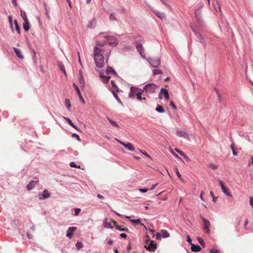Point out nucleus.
Returning a JSON list of instances; mask_svg holds the SVG:
<instances>
[{
	"label": "nucleus",
	"instance_id": "26",
	"mask_svg": "<svg viewBox=\"0 0 253 253\" xmlns=\"http://www.w3.org/2000/svg\"><path fill=\"white\" fill-rule=\"evenodd\" d=\"M58 65L61 71L63 72L64 74L66 76V72L63 64L62 62H58Z\"/></svg>",
	"mask_w": 253,
	"mask_h": 253
},
{
	"label": "nucleus",
	"instance_id": "6",
	"mask_svg": "<svg viewBox=\"0 0 253 253\" xmlns=\"http://www.w3.org/2000/svg\"><path fill=\"white\" fill-rule=\"evenodd\" d=\"M147 60L149 63L154 68L158 67L161 63V60L159 57H148Z\"/></svg>",
	"mask_w": 253,
	"mask_h": 253
},
{
	"label": "nucleus",
	"instance_id": "23",
	"mask_svg": "<svg viewBox=\"0 0 253 253\" xmlns=\"http://www.w3.org/2000/svg\"><path fill=\"white\" fill-rule=\"evenodd\" d=\"M106 73L107 74H113L115 76H117V73H116V72L113 69L112 67H111L110 66H108L107 67Z\"/></svg>",
	"mask_w": 253,
	"mask_h": 253
},
{
	"label": "nucleus",
	"instance_id": "16",
	"mask_svg": "<svg viewBox=\"0 0 253 253\" xmlns=\"http://www.w3.org/2000/svg\"><path fill=\"white\" fill-rule=\"evenodd\" d=\"M120 143L125 148L127 149L128 150L131 151H134L135 149L133 146L132 145L131 143L128 142V143H124L122 141H120Z\"/></svg>",
	"mask_w": 253,
	"mask_h": 253
},
{
	"label": "nucleus",
	"instance_id": "28",
	"mask_svg": "<svg viewBox=\"0 0 253 253\" xmlns=\"http://www.w3.org/2000/svg\"><path fill=\"white\" fill-rule=\"evenodd\" d=\"M100 77L104 83H107L110 79V77L100 75Z\"/></svg>",
	"mask_w": 253,
	"mask_h": 253
},
{
	"label": "nucleus",
	"instance_id": "45",
	"mask_svg": "<svg viewBox=\"0 0 253 253\" xmlns=\"http://www.w3.org/2000/svg\"><path fill=\"white\" fill-rule=\"evenodd\" d=\"M109 19L111 21H115L117 20V18L115 17L114 13H111L109 16Z\"/></svg>",
	"mask_w": 253,
	"mask_h": 253
},
{
	"label": "nucleus",
	"instance_id": "38",
	"mask_svg": "<svg viewBox=\"0 0 253 253\" xmlns=\"http://www.w3.org/2000/svg\"><path fill=\"white\" fill-rule=\"evenodd\" d=\"M143 92V91H142V90H141L140 92H137V93H136V96H137V98L139 101H142V100L143 97H142L141 95H142V93Z\"/></svg>",
	"mask_w": 253,
	"mask_h": 253
},
{
	"label": "nucleus",
	"instance_id": "48",
	"mask_svg": "<svg viewBox=\"0 0 253 253\" xmlns=\"http://www.w3.org/2000/svg\"><path fill=\"white\" fill-rule=\"evenodd\" d=\"M81 211V210L80 208H76V209H75L74 215L75 216L78 215L79 214V213Z\"/></svg>",
	"mask_w": 253,
	"mask_h": 253
},
{
	"label": "nucleus",
	"instance_id": "50",
	"mask_svg": "<svg viewBox=\"0 0 253 253\" xmlns=\"http://www.w3.org/2000/svg\"><path fill=\"white\" fill-rule=\"evenodd\" d=\"M211 253H219L218 250L212 248L211 250Z\"/></svg>",
	"mask_w": 253,
	"mask_h": 253
},
{
	"label": "nucleus",
	"instance_id": "63",
	"mask_svg": "<svg viewBox=\"0 0 253 253\" xmlns=\"http://www.w3.org/2000/svg\"><path fill=\"white\" fill-rule=\"evenodd\" d=\"M172 154L177 159H180V158L178 156V155L177 154H176V153H175L173 151H171V152Z\"/></svg>",
	"mask_w": 253,
	"mask_h": 253
},
{
	"label": "nucleus",
	"instance_id": "33",
	"mask_svg": "<svg viewBox=\"0 0 253 253\" xmlns=\"http://www.w3.org/2000/svg\"><path fill=\"white\" fill-rule=\"evenodd\" d=\"M20 16L22 17L24 21L28 20V18L26 15V12L23 10L20 11Z\"/></svg>",
	"mask_w": 253,
	"mask_h": 253
},
{
	"label": "nucleus",
	"instance_id": "20",
	"mask_svg": "<svg viewBox=\"0 0 253 253\" xmlns=\"http://www.w3.org/2000/svg\"><path fill=\"white\" fill-rule=\"evenodd\" d=\"M38 182V181H31L27 185V189L28 190H32L36 185V184Z\"/></svg>",
	"mask_w": 253,
	"mask_h": 253
},
{
	"label": "nucleus",
	"instance_id": "18",
	"mask_svg": "<svg viewBox=\"0 0 253 253\" xmlns=\"http://www.w3.org/2000/svg\"><path fill=\"white\" fill-rule=\"evenodd\" d=\"M151 9L161 19L163 20L165 18L166 16L164 13L161 12L157 10H154L152 8Z\"/></svg>",
	"mask_w": 253,
	"mask_h": 253
},
{
	"label": "nucleus",
	"instance_id": "54",
	"mask_svg": "<svg viewBox=\"0 0 253 253\" xmlns=\"http://www.w3.org/2000/svg\"><path fill=\"white\" fill-rule=\"evenodd\" d=\"M161 2L165 5L167 6H169L168 3V0H160Z\"/></svg>",
	"mask_w": 253,
	"mask_h": 253
},
{
	"label": "nucleus",
	"instance_id": "4",
	"mask_svg": "<svg viewBox=\"0 0 253 253\" xmlns=\"http://www.w3.org/2000/svg\"><path fill=\"white\" fill-rule=\"evenodd\" d=\"M191 28L193 32L194 33L196 37L198 39V41L201 44H202L205 47H206L207 44L203 36L198 31L196 30L195 26L193 25H191Z\"/></svg>",
	"mask_w": 253,
	"mask_h": 253
},
{
	"label": "nucleus",
	"instance_id": "51",
	"mask_svg": "<svg viewBox=\"0 0 253 253\" xmlns=\"http://www.w3.org/2000/svg\"><path fill=\"white\" fill-rule=\"evenodd\" d=\"M106 43L105 42H96V45L97 46H100V47H102L104 45V44Z\"/></svg>",
	"mask_w": 253,
	"mask_h": 253
},
{
	"label": "nucleus",
	"instance_id": "61",
	"mask_svg": "<svg viewBox=\"0 0 253 253\" xmlns=\"http://www.w3.org/2000/svg\"><path fill=\"white\" fill-rule=\"evenodd\" d=\"M161 238V235L159 233H157L156 234V238L157 239V240H159Z\"/></svg>",
	"mask_w": 253,
	"mask_h": 253
},
{
	"label": "nucleus",
	"instance_id": "25",
	"mask_svg": "<svg viewBox=\"0 0 253 253\" xmlns=\"http://www.w3.org/2000/svg\"><path fill=\"white\" fill-rule=\"evenodd\" d=\"M107 120L109 121V122L111 124V125L112 126H113L115 127H117L118 128H120V126H118L117 123L116 122H115L114 121L111 120L110 118L107 117Z\"/></svg>",
	"mask_w": 253,
	"mask_h": 253
},
{
	"label": "nucleus",
	"instance_id": "39",
	"mask_svg": "<svg viewBox=\"0 0 253 253\" xmlns=\"http://www.w3.org/2000/svg\"><path fill=\"white\" fill-rule=\"evenodd\" d=\"M197 240L199 242V243L200 244V245L201 246H202L203 247H205L206 245H205V243L204 242V241L203 240V239H202L200 237H198L197 238Z\"/></svg>",
	"mask_w": 253,
	"mask_h": 253
},
{
	"label": "nucleus",
	"instance_id": "36",
	"mask_svg": "<svg viewBox=\"0 0 253 253\" xmlns=\"http://www.w3.org/2000/svg\"><path fill=\"white\" fill-rule=\"evenodd\" d=\"M116 228L119 230V231H126V232H128V228H122L121 226H120L118 225H116L115 226Z\"/></svg>",
	"mask_w": 253,
	"mask_h": 253
},
{
	"label": "nucleus",
	"instance_id": "57",
	"mask_svg": "<svg viewBox=\"0 0 253 253\" xmlns=\"http://www.w3.org/2000/svg\"><path fill=\"white\" fill-rule=\"evenodd\" d=\"M78 96L79 97V98H80V100L83 103H85V101L84 99V98L83 97V96L82 95L81 93H80V94H78Z\"/></svg>",
	"mask_w": 253,
	"mask_h": 253
},
{
	"label": "nucleus",
	"instance_id": "5",
	"mask_svg": "<svg viewBox=\"0 0 253 253\" xmlns=\"http://www.w3.org/2000/svg\"><path fill=\"white\" fill-rule=\"evenodd\" d=\"M145 247L147 250L150 252H154L157 248V244L154 241H150L149 240H146Z\"/></svg>",
	"mask_w": 253,
	"mask_h": 253
},
{
	"label": "nucleus",
	"instance_id": "52",
	"mask_svg": "<svg viewBox=\"0 0 253 253\" xmlns=\"http://www.w3.org/2000/svg\"><path fill=\"white\" fill-rule=\"evenodd\" d=\"M187 241L191 245L193 243H192V240L190 238L189 235H187Z\"/></svg>",
	"mask_w": 253,
	"mask_h": 253
},
{
	"label": "nucleus",
	"instance_id": "3",
	"mask_svg": "<svg viewBox=\"0 0 253 253\" xmlns=\"http://www.w3.org/2000/svg\"><path fill=\"white\" fill-rule=\"evenodd\" d=\"M191 28L193 32L194 33L196 37L198 39V41L201 44H202L205 47H206L207 44L203 36L198 31L196 30L195 26L193 25H191Z\"/></svg>",
	"mask_w": 253,
	"mask_h": 253
},
{
	"label": "nucleus",
	"instance_id": "60",
	"mask_svg": "<svg viewBox=\"0 0 253 253\" xmlns=\"http://www.w3.org/2000/svg\"><path fill=\"white\" fill-rule=\"evenodd\" d=\"M250 205L253 208V197L250 198Z\"/></svg>",
	"mask_w": 253,
	"mask_h": 253
},
{
	"label": "nucleus",
	"instance_id": "19",
	"mask_svg": "<svg viewBox=\"0 0 253 253\" xmlns=\"http://www.w3.org/2000/svg\"><path fill=\"white\" fill-rule=\"evenodd\" d=\"M96 23H97V20L95 18H93L92 19L91 21H90L87 26V27L88 28H94L96 25Z\"/></svg>",
	"mask_w": 253,
	"mask_h": 253
},
{
	"label": "nucleus",
	"instance_id": "59",
	"mask_svg": "<svg viewBox=\"0 0 253 253\" xmlns=\"http://www.w3.org/2000/svg\"><path fill=\"white\" fill-rule=\"evenodd\" d=\"M70 166L72 168H77V165L74 162H71L70 163Z\"/></svg>",
	"mask_w": 253,
	"mask_h": 253
},
{
	"label": "nucleus",
	"instance_id": "22",
	"mask_svg": "<svg viewBox=\"0 0 253 253\" xmlns=\"http://www.w3.org/2000/svg\"><path fill=\"white\" fill-rule=\"evenodd\" d=\"M191 249L193 252H199L201 250V248L198 245L192 244L191 245Z\"/></svg>",
	"mask_w": 253,
	"mask_h": 253
},
{
	"label": "nucleus",
	"instance_id": "58",
	"mask_svg": "<svg viewBox=\"0 0 253 253\" xmlns=\"http://www.w3.org/2000/svg\"><path fill=\"white\" fill-rule=\"evenodd\" d=\"M175 150L181 156H183L184 155V153L182 151H180V150H179L178 149H175Z\"/></svg>",
	"mask_w": 253,
	"mask_h": 253
},
{
	"label": "nucleus",
	"instance_id": "11",
	"mask_svg": "<svg viewBox=\"0 0 253 253\" xmlns=\"http://www.w3.org/2000/svg\"><path fill=\"white\" fill-rule=\"evenodd\" d=\"M203 7V5H201V6L195 11V17L198 22L200 23H202L203 22L201 15V9Z\"/></svg>",
	"mask_w": 253,
	"mask_h": 253
},
{
	"label": "nucleus",
	"instance_id": "35",
	"mask_svg": "<svg viewBox=\"0 0 253 253\" xmlns=\"http://www.w3.org/2000/svg\"><path fill=\"white\" fill-rule=\"evenodd\" d=\"M153 73L154 75L163 74L162 71L158 69H154L153 70Z\"/></svg>",
	"mask_w": 253,
	"mask_h": 253
},
{
	"label": "nucleus",
	"instance_id": "27",
	"mask_svg": "<svg viewBox=\"0 0 253 253\" xmlns=\"http://www.w3.org/2000/svg\"><path fill=\"white\" fill-rule=\"evenodd\" d=\"M155 110L157 112L160 113H164L165 111L163 106L159 104L157 105Z\"/></svg>",
	"mask_w": 253,
	"mask_h": 253
},
{
	"label": "nucleus",
	"instance_id": "8",
	"mask_svg": "<svg viewBox=\"0 0 253 253\" xmlns=\"http://www.w3.org/2000/svg\"><path fill=\"white\" fill-rule=\"evenodd\" d=\"M104 37L107 40L108 44L112 46H115L117 45L118 42L114 36H105Z\"/></svg>",
	"mask_w": 253,
	"mask_h": 253
},
{
	"label": "nucleus",
	"instance_id": "56",
	"mask_svg": "<svg viewBox=\"0 0 253 253\" xmlns=\"http://www.w3.org/2000/svg\"><path fill=\"white\" fill-rule=\"evenodd\" d=\"M72 136L73 137H76L77 138V139L79 141L80 140V136L78 134L74 133L72 134Z\"/></svg>",
	"mask_w": 253,
	"mask_h": 253
},
{
	"label": "nucleus",
	"instance_id": "7",
	"mask_svg": "<svg viewBox=\"0 0 253 253\" xmlns=\"http://www.w3.org/2000/svg\"><path fill=\"white\" fill-rule=\"evenodd\" d=\"M51 194L48 190L44 189L42 192L38 194V198L40 200H43L49 198Z\"/></svg>",
	"mask_w": 253,
	"mask_h": 253
},
{
	"label": "nucleus",
	"instance_id": "42",
	"mask_svg": "<svg viewBox=\"0 0 253 253\" xmlns=\"http://www.w3.org/2000/svg\"><path fill=\"white\" fill-rule=\"evenodd\" d=\"M111 84H112V86H113L114 87L116 88L117 91L118 92V91H119V87H118V86L115 83V82L114 81H113V80H112V81H111Z\"/></svg>",
	"mask_w": 253,
	"mask_h": 253
},
{
	"label": "nucleus",
	"instance_id": "43",
	"mask_svg": "<svg viewBox=\"0 0 253 253\" xmlns=\"http://www.w3.org/2000/svg\"><path fill=\"white\" fill-rule=\"evenodd\" d=\"M73 86L75 87L78 95L79 94H80V93H81V91H80V89H79V87L78 86V85L75 83H74Z\"/></svg>",
	"mask_w": 253,
	"mask_h": 253
},
{
	"label": "nucleus",
	"instance_id": "64",
	"mask_svg": "<svg viewBox=\"0 0 253 253\" xmlns=\"http://www.w3.org/2000/svg\"><path fill=\"white\" fill-rule=\"evenodd\" d=\"M120 236H121V238H126V237H127V235H126V234H125V233H121V234H120Z\"/></svg>",
	"mask_w": 253,
	"mask_h": 253
},
{
	"label": "nucleus",
	"instance_id": "49",
	"mask_svg": "<svg viewBox=\"0 0 253 253\" xmlns=\"http://www.w3.org/2000/svg\"><path fill=\"white\" fill-rule=\"evenodd\" d=\"M170 106L174 109L176 110L177 109V107L174 102L172 101L170 102Z\"/></svg>",
	"mask_w": 253,
	"mask_h": 253
},
{
	"label": "nucleus",
	"instance_id": "14",
	"mask_svg": "<svg viewBox=\"0 0 253 253\" xmlns=\"http://www.w3.org/2000/svg\"><path fill=\"white\" fill-rule=\"evenodd\" d=\"M137 90H140V89L136 86H131L130 89V92L128 95L129 98H133L137 93Z\"/></svg>",
	"mask_w": 253,
	"mask_h": 253
},
{
	"label": "nucleus",
	"instance_id": "15",
	"mask_svg": "<svg viewBox=\"0 0 253 253\" xmlns=\"http://www.w3.org/2000/svg\"><path fill=\"white\" fill-rule=\"evenodd\" d=\"M176 135L180 137H183L188 140H190V137L187 133L182 130H177L176 132Z\"/></svg>",
	"mask_w": 253,
	"mask_h": 253
},
{
	"label": "nucleus",
	"instance_id": "9",
	"mask_svg": "<svg viewBox=\"0 0 253 253\" xmlns=\"http://www.w3.org/2000/svg\"><path fill=\"white\" fill-rule=\"evenodd\" d=\"M201 218L203 222L204 223V230L205 231L206 233L207 234H209L210 232V222L208 220L205 218L201 216Z\"/></svg>",
	"mask_w": 253,
	"mask_h": 253
},
{
	"label": "nucleus",
	"instance_id": "37",
	"mask_svg": "<svg viewBox=\"0 0 253 253\" xmlns=\"http://www.w3.org/2000/svg\"><path fill=\"white\" fill-rule=\"evenodd\" d=\"M104 226L107 228H112L111 224L110 222L105 221L103 223Z\"/></svg>",
	"mask_w": 253,
	"mask_h": 253
},
{
	"label": "nucleus",
	"instance_id": "17",
	"mask_svg": "<svg viewBox=\"0 0 253 253\" xmlns=\"http://www.w3.org/2000/svg\"><path fill=\"white\" fill-rule=\"evenodd\" d=\"M76 230V227H70L67 231L66 236L69 238L72 237L73 236L74 231Z\"/></svg>",
	"mask_w": 253,
	"mask_h": 253
},
{
	"label": "nucleus",
	"instance_id": "41",
	"mask_svg": "<svg viewBox=\"0 0 253 253\" xmlns=\"http://www.w3.org/2000/svg\"><path fill=\"white\" fill-rule=\"evenodd\" d=\"M63 118L71 126L74 124L69 118L65 117H63Z\"/></svg>",
	"mask_w": 253,
	"mask_h": 253
},
{
	"label": "nucleus",
	"instance_id": "24",
	"mask_svg": "<svg viewBox=\"0 0 253 253\" xmlns=\"http://www.w3.org/2000/svg\"><path fill=\"white\" fill-rule=\"evenodd\" d=\"M23 29L25 31H28L30 29V24L28 20L24 21V23L23 24Z\"/></svg>",
	"mask_w": 253,
	"mask_h": 253
},
{
	"label": "nucleus",
	"instance_id": "34",
	"mask_svg": "<svg viewBox=\"0 0 253 253\" xmlns=\"http://www.w3.org/2000/svg\"><path fill=\"white\" fill-rule=\"evenodd\" d=\"M14 25H15V29H16V30L17 32L19 34H20V31H20V27L18 25L17 21L16 20H15L14 21Z\"/></svg>",
	"mask_w": 253,
	"mask_h": 253
},
{
	"label": "nucleus",
	"instance_id": "31",
	"mask_svg": "<svg viewBox=\"0 0 253 253\" xmlns=\"http://www.w3.org/2000/svg\"><path fill=\"white\" fill-rule=\"evenodd\" d=\"M112 92L114 96V97L116 98V99L118 101V102L121 105H123V102L119 97L118 94L114 91L112 90Z\"/></svg>",
	"mask_w": 253,
	"mask_h": 253
},
{
	"label": "nucleus",
	"instance_id": "53",
	"mask_svg": "<svg viewBox=\"0 0 253 253\" xmlns=\"http://www.w3.org/2000/svg\"><path fill=\"white\" fill-rule=\"evenodd\" d=\"M140 151L147 158L152 159L151 157L149 154H148L146 152H142L141 150H140Z\"/></svg>",
	"mask_w": 253,
	"mask_h": 253
},
{
	"label": "nucleus",
	"instance_id": "32",
	"mask_svg": "<svg viewBox=\"0 0 253 253\" xmlns=\"http://www.w3.org/2000/svg\"><path fill=\"white\" fill-rule=\"evenodd\" d=\"M8 22H9V25H10V27L11 30V31L12 32H14V29H13V24H12V16H10V15L8 16Z\"/></svg>",
	"mask_w": 253,
	"mask_h": 253
},
{
	"label": "nucleus",
	"instance_id": "21",
	"mask_svg": "<svg viewBox=\"0 0 253 253\" xmlns=\"http://www.w3.org/2000/svg\"><path fill=\"white\" fill-rule=\"evenodd\" d=\"M12 48L14 51L15 53H16V55L17 56V57H18L20 59H23L24 56L22 54L21 50L15 47H13Z\"/></svg>",
	"mask_w": 253,
	"mask_h": 253
},
{
	"label": "nucleus",
	"instance_id": "2",
	"mask_svg": "<svg viewBox=\"0 0 253 253\" xmlns=\"http://www.w3.org/2000/svg\"><path fill=\"white\" fill-rule=\"evenodd\" d=\"M158 86L153 83H149L144 86L142 91H145L147 94H153L156 92Z\"/></svg>",
	"mask_w": 253,
	"mask_h": 253
},
{
	"label": "nucleus",
	"instance_id": "13",
	"mask_svg": "<svg viewBox=\"0 0 253 253\" xmlns=\"http://www.w3.org/2000/svg\"><path fill=\"white\" fill-rule=\"evenodd\" d=\"M162 94H163L165 96L167 101H168L169 99V95L168 90L165 88H162L161 89L160 93L159 94V98L160 99H162Z\"/></svg>",
	"mask_w": 253,
	"mask_h": 253
},
{
	"label": "nucleus",
	"instance_id": "1",
	"mask_svg": "<svg viewBox=\"0 0 253 253\" xmlns=\"http://www.w3.org/2000/svg\"><path fill=\"white\" fill-rule=\"evenodd\" d=\"M93 53L96 66L98 68H102L104 64L103 49L95 46L94 47Z\"/></svg>",
	"mask_w": 253,
	"mask_h": 253
},
{
	"label": "nucleus",
	"instance_id": "10",
	"mask_svg": "<svg viewBox=\"0 0 253 253\" xmlns=\"http://www.w3.org/2000/svg\"><path fill=\"white\" fill-rule=\"evenodd\" d=\"M218 181L221 186V190L223 193H224L226 195L229 197H232V195L230 192L228 191V189L225 186L223 182L220 180V179H218Z\"/></svg>",
	"mask_w": 253,
	"mask_h": 253
},
{
	"label": "nucleus",
	"instance_id": "12",
	"mask_svg": "<svg viewBox=\"0 0 253 253\" xmlns=\"http://www.w3.org/2000/svg\"><path fill=\"white\" fill-rule=\"evenodd\" d=\"M136 43V48L137 51L139 52V54L143 58H146L145 54H144V49L142 46V44L140 43H138L137 42H135Z\"/></svg>",
	"mask_w": 253,
	"mask_h": 253
},
{
	"label": "nucleus",
	"instance_id": "46",
	"mask_svg": "<svg viewBox=\"0 0 253 253\" xmlns=\"http://www.w3.org/2000/svg\"><path fill=\"white\" fill-rule=\"evenodd\" d=\"M209 167H210L211 169H213V170H215V169H217V168H218V167H217V165H214V164H211V163H210V164H209Z\"/></svg>",
	"mask_w": 253,
	"mask_h": 253
},
{
	"label": "nucleus",
	"instance_id": "29",
	"mask_svg": "<svg viewBox=\"0 0 253 253\" xmlns=\"http://www.w3.org/2000/svg\"><path fill=\"white\" fill-rule=\"evenodd\" d=\"M65 105L67 108L68 110H70L71 108V104L70 100L68 98H66L65 100Z\"/></svg>",
	"mask_w": 253,
	"mask_h": 253
},
{
	"label": "nucleus",
	"instance_id": "47",
	"mask_svg": "<svg viewBox=\"0 0 253 253\" xmlns=\"http://www.w3.org/2000/svg\"><path fill=\"white\" fill-rule=\"evenodd\" d=\"M83 244L81 242H77L76 247L78 249H81L83 247Z\"/></svg>",
	"mask_w": 253,
	"mask_h": 253
},
{
	"label": "nucleus",
	"instance_id": "40",
	"mask_svg": "<svg viewBox=\"0 0 253 253\" xmlns=\"http://www.w3.org/2000/svg\"><path fill=\"white\" fill-rule=\"evenodd\" d=\"M80 84L82 85V86H84V81L83 78V76H81L79 78Z\"/></svg>",
	"mask_w": 253,
	"mask_h": 253
},
{
	"label": "nucleus",
	"instance_id": "30",
	"mask_svg": "<svg viewBox=\"0 0 253 253\" xmlns=\"http://www.w3.org/2000/svg\"><path fill=\"white\" fill-rule=\"evenodd\" d=\"M162 236L163 238H166L169 237L170 235L168 231L166 230H162L161 231Z\"/></svg>",
	"mask_w": 253,
	"mask_h": 253
},
{
	"label": "nucleus",
	"instance_id": "44",
	"mask_svg": "<svg viewBox=\"0 0 253 253\" xmlns=\"http://www.w3.org/2000/svg\"><path fill=\"white\" fill-rule=\"evenodd\" d=\"M130 221L133 223L139 224L140 223V219H131Z\"/></svg>",
	"mask_w": 253,
	"mask_h": 253
},
{
	"label": "nucleus",
	"instance_id": "62",
	"mask_svg": "<svg viewBox=\"0 0 253 253\" xmlns=\"http://www.w3.org/2000/svg\"><path fill=\"white\" fill-rule=\"evenodd\" d=\"M175 172H176V173L177 176L179 178H181V174H180V173H179V171H178V170L177 169H176Z\"/></svg>",
	"mask_w": 253,
	"mask_h": 253
},
{
	"label": "nucleus",
	"instance_id": "55",
	"mask_svg": "<svg viewBox=\"0 0 253 253\" xmlns=\"http://www.w3.org/2000/svg\"><path fill=\"white\" fill-rule=\"evenodd\" d=\"M148 190V189L147 188H140L139 189V191L142 193H145L147 192Z\"/></svg>",
	"mask_w": 253,
	"mask_h": 253
}]
</instances>
